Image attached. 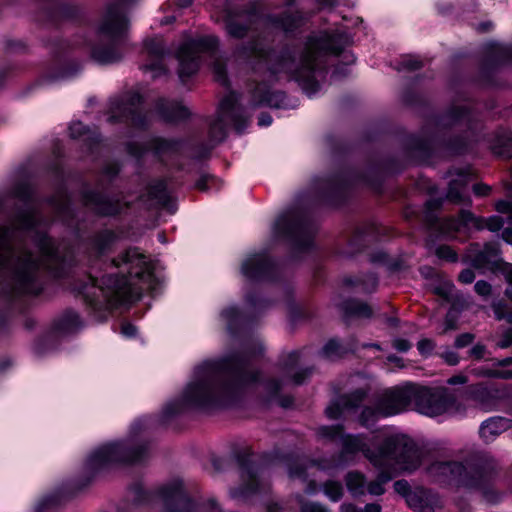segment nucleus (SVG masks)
<instances>
[{"label": "nucleus", "mask_w": 512, "mask_h": 512, "mask_svg": "<svg viewBox=\"0 0 512 512\" xmlns=\"http://www.w3.org/2000/svg\"><path fill=\"white\" fill-rule=\"evenodd\" d=\"M320 439L341 442V451L336 459L329 463H318L322 470L340 468L354 462L358 453L377 470L375 480L367 483L364 474L351 471L345 481L348 491L354 497L366 493L380 496L385 493L384 485L402 473L417 470L423 461V451L415 441L403 433L390 432L386 429L375 431L372 437L365 435L344 434L343 426H321L317 430Z\"/></svg>", "instance_id": "f257e3e1"}, {"label": "nucleus", "mask_w": 512, "mask_h": 512, "mask_svg": "<svg viewBox=\"0 0 512 512\" xmlns=\"http://www.w3.org/2000/svg\"><path fill=\"white\" fill-rule=\"evenodd\" d=\"M258 380V373L235 357L223 363L205 362L194 369L179 397L167 401L159 422L166 423L188 411H208L231 404L242 388Z\"/></svg>", "instance_id": "f03ea898"}, {"label": "nucleus", "mask_w": 512, "mask_h": 512, "mask_svg": "<svg viewBox=\"0 0 512 512\" xmlns=\"http://www.w3.org/2000/svg\"><path fill=\"white\" fill-rule=\"evenodd\" d=\"M349 43V34L340 28L312 32L293 56H282L272 72L287 74L308 96H313L319 90L329 57L344 53L348 63L354 62V56L345 52Z\"/></svg>", "instance_id": "7ed1b4c3"}, {"label": "nucleus", "mask_w": 512, "mask_h": 512, "mask_svg": "<svg viewBox=\"0 0 512 512\" xmlns=\"http://www.w3.org/2000/svg\"><path fill=\"white\" fill-rule=\"evenodd\" d=\"M157 283L156 264L137 249H129L111 262L100 280L90 277L83 293L98 299L99 292L106 302L117 305L138 298L142 289L152 290Z\"/></svg>", "instance_id": "20e7f679"}, {"label": "nucleus", "mask_w": 512, "mask_h": 512, "mask_svg": "<svg viewBox=\"0 0 512 512\" xmlns=\"http://www.w3.org/2000/svg\"><path fill=\"white\" fill-rule=\"evenodd\" d=\"M455 395L444 386H422L406 383L385 391L375 407L366 406L361 411L359 422L364 427L372 426L380 417H388L405 411L411 404L426 416L436 417L447 413L455 404Z\"/></svg>", "instance_id": "39448f33"}, {"label": "nucleus", "mask_w": 512, "mask_h": 512, "mask_svg": "<svg viewBox=\"0 0 512 512\" xmlns=\"http://www.w3.org/2000/svg\"><path fill=\"white\" fill-rule=\"evenodd\" d=\"M37 248L40 259L30 252L12 249L7 241V231L0 229V267L12 270L17 289L22 293L37 294L40 291L37 282V271L40 267L56 271L64 262L58 248H55L46 235L38 237Z\"/></svg>", "instance_id": "423d86ee"}, {"label": "nucleus", "mask_w": 512, "mask_h": 512, "mask_svg": "<svg viewBox=\"0 0 512 512\" xmlns=\"http://www.w3.org/2000/svg\"><path fill=\"white\" fill-rule=\"evenodd\" d=\"M152 421L150 417L139 419L131 424L125 438L94 448L85 460V471L92 475L118 465L141 461L149 450L147 436Z\"/></svg>", "instance_id": "0eeeda50"}, {"label": "nucleus", "mask_w": 512, "mask_h": 512, "mask_svg": "<svg viewBox=\"0 0 512 512\" xmlns=\"http://www.w3.org/2000/svg\"><path fill=\"white\" fill-rule=\"evenodd\" d=\"M427 474L439 483L482 490L494 480L496 471L492 464L472 457L465 462L436 460L428 466Z\"/></svg>", "instance_id": "6e6552de"}, {"label": "nucleus", "mask_w": 512, "mask_h": 512, "mask_svg": "<svg viewBox=\"0 0 512 512\" xmlns=\"http://www.w3.org/2000/svg\"><path fill=\"white\" fill-rule=\"evenodd\" d=\"M217 45L218 41L213 36L188 39L183 42L177 52L178 74L182 82L198 71L203 58H209L216 80L223 84L226 83L225 66L216 55Z\"/></svg>", "instance_id": "1a4fd4ad"}, {"label": "nucleus", "mask_w": 512, "mask_h": 512, "mask_svg": "<svg viewBox=\"0 0 512 512\" xmlns=\"http://www.w3.org/2000/svg\"><path fill=\"white\" fill-rule=\"evenodd\" d=\"M263 307L262 302L252 295H246L243 307L240 308L236 305H228L224 307L218 316L219 322L224 326L222 334V342L229 348H245L250 349L251 352H262L266 349L265 343L259 339H255L253 347L244 345V338L241 334V329L244 324L249 321L257 311Z\"/></svg>", "instance_id": "9d476101"}, {"label": "nucleus", "mask_w": 512, "mask_h": 512, "mask_svg": "<svg viewBox=\"0 0 512 512\" xmlns=\"http://www.w3.org/2000/svg\"><path fill=\"white\" fill-rule=\"evenodd\" d=\"M128 27V20L118 8H110L98 27L101 43L92 49V58L100 64H112L123 56V35Z\"/></svg>", "instance_id": "9b49d317"}, {"label": "nucleus", "mask_w": 512, "mask_h": 512, "mask_svg": "<svg viewBox=\"0 0 512 512\" xmlns=\"http://www.w3.org/2000/svg\"><path fill=\"white\" fill-rule=\"evenodd\" d=\"M301 25V18L298 15H285L278 19L269 15H261L256 12H245L238 15H229L226 29L229 35L241 38L249 30L260 31L264 34L277 32L292 33Z\"/></svg>", "instance_id": "f8f14e48"}, {"label": "nucleus", "mask_w": 512, "mask_h": 512, "mask_svg": "<svg viewBox=\"0 0 512 512\" xmlns=\"http://www.w3.org/2000/svg\"><path fill=\"white\" fill-rule=\"evenodd\" d=\"M503 226V220L499 216H491L489 218H479L474 216L471 212L463 210L458 218L445 219L440 229L443 234L450 235L453 232L461 230H482L488 229L492 232L499 231Z\"/></svg>", "instance_id": "ddd939ff"}, {"label": "nucleus", "mask_w": 512, "mask_h": 512, "mask_svg": "<svg viewBox=\"0 0 512 512\" xmlns=\"http://www.w3.org/2000/svg\"><path fill=\"white\" fill-rule=\"evenodd\" d=\"M157 498L164 505L165 512H196L194 502L186 495L178 479L161 487Z\"/></svg>", "instance_id": "4468645a"}, {"label": "nucleus", "mask_w": 512, "mask_h": 512, "mask_svg": "<svg viewBox=\"0 0 512 512\" xmlns=\"http://www.w3.org/2000/svg\"><path fill=\"white\" fill-rule=\"evenodd\" d=\"M141 97L134 93L111 103V120H131L134 125L141 124L140 114Z\"/></svg>", "instance_id": "2eb2a0df"}, {"label": "nucleus", "mask_w": 512, "mask_h": 512, "mask_svg": "<svg viewBox=\"0 0 512 512\" xmlns=\"http://www.w3.org/2000/svg\"><path fill=\"white\" fill-rule=\"evenodd\" d=\"M273 232L277 237L289 235L298 238L307 232V225L300 214L288 211L277 218Z\"/></svg>", "instance_id": "dca6fc26"}, {"label": "nucleus", "mask_w": 512, "mask_h": 512, "mask_svg": "<svg viewBox=\"0 0 512 512\" xmlns=\"http://www.w3.org/2000/svg\"><path fill=\"white\" fill-rule=\"evenodd\" d=\"M144 52L150 58V63L143 65L145 72H150L152 78H156L165 72L162 63L164 52L163 41L159 37L149 38L144 41Z\"/></svg>", "instance_id": "f3484780"}, {"label": "nucleus", "mask_w": 512, "mask_h": 512, "mask_svg": "<svg viewBox=\"0 0 512 512\" xmlns=\"http://www.w3.org/2000/svg\"><path fill=\"white\" fill-rule=\"evenodd\" d=\"M364 397L365 393L362 390H357L350 395L342 396L336 401H333L326 408V416L331 420L340 419L356 409L363 401Z\"/></svg>", "instance_id": "a211bd4d"}, {"label": "nucleus", "mask_w": 512, "mask_h": 512, "mask_svg": "<svg viewBox=\"0 0 512 512\" xmlns=\"http://www.w3.org/2000/svg\"><path fill=\"white\" fill-rule=\"evenodd\" d=\"M237 98L236 95L231 93L226 96L220 103L217 117L212 124V131H223L224 128L229 125H235L237 121Z\"/></svg>", "instance_id": "6ab92c4d"}, {"label": "nucleus", "mask_w": 512, "mask_h": 512, "mask_svg": "<svg viewBox=\"0 0 512 512\" xmlns=\"http://www.w3.org/2000/svg\"><path fill=\"white\" fill-rule=\"evenodd\" d=\"M499 247L495 242L484 244L481 247L479 244H473L468 250L466 258L474 266L480 268L489 263H494L498 259Z\"/></svg>", "instance_id": "aec40b11"}, {"label": "nucleus", "mask_w": 512, "mask_h": 512, "mask_svg": "<svg viewBox=\"0 0 512 512\" xmlns=\"http://www.w3.org/2000/svg\"><path fill=\"white\" fill-rule=\"evenodd\" d=\"M270 267V262L263 253L247 256L241 265V272L247 279H259L263 277Z\"/></svg>", "instance_id": "412c9836"}, {"label": "nucleus", "mask_w": 512, "mask_h": 512, "mask_svg": "<svg viewBox=\"0 0 512 512\" xmlns=\"http://www.w3.org/2000/svg\"><path fill=\"white\" fill-rule=\"evenodd\" d=\"M512 364V357H507L496 362L486 363L474 369L476 374L487 377L511 378L512 370L506 369V366Z\"/></svg>", "instance_id": "4be33fe9"}, {"label": "nucleus", "mask_w": 512, "mask_h": 512, "mask_svg": "<svg viewBox=\"0 0 512 512\" xmlns=\"http://www.w3.org/2000/svg\"><path fill=\"white\" fill-rule=\"evenodd\" d=\"M510 427V421L502 417H493L484 421L480 427V436L486 442L492 441L496 436Z\"/></svg>", "instance_id": "5701e85b"}, {"label": "nucleus", "mask_w": 512, "mask_h": 512, "mask_svg": "<svg viewBox=\"0 0 512 512\" xmlns=\"http://www.w3.org/2000/svg\"><path fill=\"white\" fill-rule=\"evenodd\" d=\"M242 477L247 481V483L239 490H234L231 492L232 496L235 498L244 497L259 490L260 481L257 470L252 467H244L242 471Z\"/></svg>", "instance_id": "b1692460"}, {"label": "nucleus", "mask_w": 512, "mask_h": 512, "mask_svg": "<svg viewBox=\"0 0 512 512\" xmlns=\"http://www.w3.org/2000/svg\"><path fill=\"white\" fill-rule=\"evenodd\" d=\"M492 151L504 158L512 156V138L510 133L503 131L501 135H498L493 143L491 144Z\"/></svg>", "instance_id": "393cba45"}, {"label": "nucleus", "mask_w": 512, "mask_h": 512, "mask_svg": "<svg viewBox=\"0 0 512 512\" xmlns=\"http://www.w3.org/2000/svg\"><path fill=\"white\" fill-rule=\"evenodd\" d=\"M362 349H380L379 345L376 343H362L360 345L348 346L344 345L338 339L329 340L324 348V352H337L338 350H342L343 352H349L351 350H362Z\"/></svg>", "instance_id": "a878e982"}, {"label": "nucleus", "mask_w": 512, "mask_h": 512, "mask_svg": "<svg viewBox=\"0 0 512 512\" xmlns=\"http://www.w3.org/2000/svg\"><path fill=\"white\" fill-rule=\"evenodd\" d=\"M163 117L168 121H178L185 119L189 115L188 109L177 102L166 103V107L162 108Z\"/></svg>", "instance_id": "bb28decb"}, {"label": "nucleus", "mask_w": 512, "mask_h": 512, "mask_svg": "<svg viewBox=\"0 0 512 512\" xmlns=\"http://www.w3.org/2000/svg\"><path fill=\"white\" fill-rule=\"evenodd\" d=\"M405 500L408 506L414 510H418L420 512H433L432 506L427 504L424 500L423 493L421 491H413L407 495Z\"/></svg>", "instance_id": "cd10ccee"}, {"label": "nucleus", "mask_w": 512, "mask_h": 512, "mask_svg": "<svg viewBox=\"0 0 512 512\" xmlns=\"http://www.w3.org/2000/svg\"><path fill=\"white\" fill-rule=\"evenodd\" d=\"M149 198L157 205H166L168 201V192L164 182H158L151 186L148 191Z\"/></svg>", "instance_id": "c85d7f7f"}, {"label": "nucleus", "mask_w": 512, "mask_h": 512, "mask_svg": "<svg viewBox=\"0 0 512 512\" xmlns=\"http://www.w3.org/2000/svg\"><path fill=\"white\" fill-rule=\"evenodd\" d=\"M325 495L332 501H338L343 495V488L339 482L329 481L324 485Z\"/></svg>", "instance_id": "c756f323"}, {"label": "nucleus", "mask_w": 512, "mask_h": 512, "mask_svg": "<svg viewBox=\"0 0 512 512\" xmlns=\"http://www.w3.org/2000/svg\"><path fill=\"white\" fill-rule=\"evenodd\" d=\"M341 512H381V506L377 503L366 504L363 509L356 507L354 504H342Z\"/></svg>", "instance_id": "7c9ffc66"}, {"label": "nucleus", "mask_w": 512, "mask_h": 512, "mask_svg": "<svg viewBox=\"0 0 512 512\" xmlns=\"http://www.w3.org/2000/svg\"><path fill=\"white\" fill-rule=\"evenodd\" d=\"M465 195V184L464 180L461 179V183L459 187H456L455 184L450 185L449 191H448V198L455 202L462 201L463 197Z\"/></svg>", "instance_id": "2f4dec72"}, {"label": "nucleus", "mask_w": 512, "mask_h": 512, "mask_svg": "<svg viewBox=\"0 0 512 512\" xmlns=\"http://www.w3.org/2000/svg\"><path fill=\"white\" fill-rule=\"evenodd\" d=\"M35 215L32 211H26L19 217V220L16 224L17 228L21 229H29L32 228L35 224Z\"/></svg>", "instance_id": "473e14b6"}, {"label": "nucleus", "mask_w": 512, "mask_h": 512, "mask_svg": "<svg viewBox=\"0 0 512 512\" xmlns=\"http://www.w3.org/2000/svg\"><path fill=\"white\" fill-rule=\"evenodd\" d=\"M305 469L306 467L304 466L302 460H297L294 464L289 466L290 477H305Z\"/></svg>", "instance_id": "72a5a7b5"}, {"label": "nucleus", "mask_w": 512, "mask_h": 512, "mask_svg": "<svg viewBox=\"0 0 512 512\" xmlns=\"http://www.w3.org/2000/svg\"><path fill=\"white\" fill-rule=\"evenodd\" d=\"M394 490L399 495L403 496L405 499L407 495L412 493L413 491L410 488L409 483L406 480H398L394 483Z\"/></svg>", "instance_id": "f704fd0d"}, {"label": "nucleus", "mask_w": 512, "mask_h": 512, "mask_svg": "<svg viewBox=\"0 0 512 512\" xmlns=\"http://www.w3.org/2000/svg\"><path fill=\"white\" fill-rule=\"evenodd\" d=\"M512 346V329L507 330L496 342V348L507 349Z\"/></svg>", "instance_id": "c9c22d12"}, {"label": "nucleus", "mask_w": 512, "mask_h": 512, "mask_svg": "<svg viewBox=\"0 0 512 512\" xmlns=\"http://www.w3.org/2000/svg\"><path fill=\"white\" fill-rule=\"evenodd\" d=\"M437 256L449 261H454L457 258L456 253L448 246H440L437 249Z\"/></svg>", "instance_id": "e433bc0d"}, {"label": "nucleus", "mask_w": 512, "mask_h": 512, "mask_svg": "<svg viewBox=\"0 0 512 512\" xmlns=\"http://www.w3.org/2000/svg\"><path fill=\"white\" fill-rule=\"evenodd\" d=\"M473 335L465 333L456 338L455 345L458 349H463L473 342Z\"/></svg>", "instance_id": "4c0bfd02"}, {"label": "nucleus", "mask_w": 512, "mask_h": 512, "mask_svg": "<svg viewBox=\"0 0 512 512\" xmlns=\"http://www.w3.org/2000/svg\"><path fill=\"white\" fill-rule=\"evenodd\" d=\"M496 210L500 213L509 214L510 222L512 223V202L499 201L496 204Z\"/></svg>", "instance_id": "58836bf2"}, {"label": "nucleus", "mask_w": 512, "mask_h": 512, "mask_svg": "<svg viewBox=\"0 0 512 512\" xmlns=\"http://www.w3.org/2000/svg\"><path fill=\"white\" fill-rule=\"evenodd\" d=\"M301 512H325V509L317 503H302Z\"/></svg>", "instance_id": "ea45409f"}, {"label": "nucleus", "mask_w": 512, "mask_h": 512, "mask_svg": "<svg viewBox=\"0 0 512 512\" xmlns=\"http://www.w3.org/2000/svg\"><path fill=\"white\" fill-rule=\"evenodd\" d=\"M13 364H14V361L11 358V356L8 354H4L0 358V373L6 372L7 370H9L13 366Z\"/></svg>", "instance_id": "a19ab883"}, {"label": "nucleus", "mask_w": 512, "mask_h": 512, "mask_svg": "<svg viewBox=\"0 0 512 512\" xmlns=\"http://www.w3.org/2000/svg\"><path fill=\"white\" fill-rule=\"evenodd\" d=\"M452 289L453 285L450 282H445L441 287L436 288V293L448 299L452 296Z\"/></svg>", "instance_id": "79ce46f5"}, {"label": "nucleus", "mask_w": 512, "mask_h": 512, "mask_svg": "<svg viewBox=\"0 0 512 512\" xmlns=\"http://www.w3.org/2000/svg\"><path fill=\"white\" fill-rule=\"evenodd\" d=\"M311 374L310 369H302L292 374L293 381L295 384H301Z\"/></svg>", "instance_id": "37998d69"}, {"label": "nucleus", "mask_w": 512, "mask_h": 512, "mask_svg": "<svg viewBox=\"0 0 512 512\" xmlns=\"http://www.w3.org/2000/svg\"><path fill=\"white\" fill-rule=\"evenodd\" d=\"M475 291L479 294V295H482V296H486L490 293L491 291V286L490 284H488L487 282L485 281H478L476 284H475Z\"/></svg>", "instance_id": "c03bdc74"}, {"label": "nucleus", "mask_w": 512, "mask_h": 512, "mask_svg": "<svg viewBox=\"0 0 512 512\" xmlns=\"http://www.w3.org/2000/svg\"><path fill=\"white\" fill-rule=\"evenodd\" d=\"M214 181L215 179L212 176H204L198 180L196 185L198 189L205 191L210 188V185L214 183Z\"/></svg>", "instance_id": "a18cd8bd"}, {"label": "nucleus", "mask_w": 512, "mask_h": 512, "mask_svg": "<svg viewBox=\"0 0 512 512\" xmlns=\"http://www.w3.org/2000/svg\"><path fill=\"white\" fill-rule=\"evenodd\" d=\"M412 345L409 341L405 339H396L394 341V348L398 350L399 352H406L409 349H411Z\"/></svg>", "instance_id": "49530a36"}, {"label": "nucleus", "mask_w": 512, "mask_h": 512, "mask_svg": "<svg viewBox=\"0 0 512 512\" xmlns=\"http://www.w3.org/2000/svg\"><path fill=\"white\" fill-rule=\"evenodd\" d=\"M137 329L133 324L123 323L121 326V333L130 338L136 335Z\"/></svg>", "instance_id": "de8ad7c7"}, {"label": "nucleus", "mask_w": 512, "mask_h": 512, "mask_svg": "<svg viewBox=\"0 0 512 512\" xmlns=\"http://www.w3.org/2000/svg\"><path fill=\"white\" fill-rule=\"evenodd\" d=\"M474 279H475V274L470 269H466V270L462 271L459 275V280L462 283H466V284L472 283Z\"/></svg>", "instance_id": "09e8293b"}, {"label": "nucleus", "mask_w": 512, "mask_h": 512, "mask_svg": "<svg viewBox=\"0 0 512 512\" xmlns=\"http://www.w3.org/2000/svg\"><path fill=\"white\" fill-rule=\"evenodd\" d=\"M434 347V343L429 339H422L417 344L419 352H427L434 349Z\"/></svg>", "instance_id": "8fccbe9b"}, {"label": "nucleus", "mask_w": 512, "mask_h": 512, "mask_svg": "<svg viewBox=\"0 0 512 512\" xmlns=\"http://www.w3.org/2000/svg\"><path fill=\"white\" fill-rule=\"evenodd\" d=\"M354 312L361 317H369L371 315L370 307L363 303L357 304Z\"/></svg>", "instance_id": "3c124183"}, {"label": "nucleus", "mask_w": 512, "mask_h": 512, "mask_svg": "<svg viewBox=\"0 0 512 512\" xmlns=\"http://www.w3.org/2000/svg\"><path fill=\"white\" fill-rule=\"evenodd\" d=\"M84 125L81 122L73 123L70 126V134L72 137L77 138L80 137L84 130Z\"/></svg>", "instance_id": "603ef678"}, {"label": "nucleus", "mask_w": 512, "mask_h": 512, "mask_svg": "<svg viewBox=\"0 0 512 512\" xmlns=\"http://www.w3.org/2000/svg\"><path fill=\"white\" fill-rule=\"evenodd\" d=\"M388 361L392 364H395L398 368H408L409 365L405 364L403 359L399 357L397 354H390L388 357Z\"/></svg>", "instance_id": "864d4df0"}, {"label": "nucleus", "mask_w": 512, "mask_h": 512, "mask_svg": "<svg viewBox=\"0 0 512 512\" xmlns=\"http://www.w3.org/2000/svg\"><path fill=\"white\" fill-rule=\"evenodd\" d=\"M473 191L476 195L485 196L489 193L490 187L484 184H476L473 187Z\"/></svg>", "instance_id": "5fc2aeb1"}, {"label": "nucleus", "mask_w": 512, "mask_h": 512, "mask_svg": "<svg viewBox=\"0 0 512 512\" xmlns=\"http://www.w3.org/2000/svg\"><path fill=\"white\" fill-rule=\"evenodd\" d=\"M444 361L449 365H456L459 362L458 354H440Z\"/></svg>", "instance_id": "6e6d98bb"}, {"label": "nucleus", "mask_w": 512, "mask_h": 512, "mask_svg": "<svg viewBox=\"0 0 512 512\" xmlns=\"http://www.w3.org/2000/svg\"><path fill=\"white\" fill-rule=\"evenodd\" d=\"M272 117L268 114H261L258 118V125L261 127H267L271 125Z\"/></svg>", "instance_id": "4d7b16f0"}, {"label": "nucleus", "mask_w": 512, "mask_h": 512, "mask_svg": "<svg viewBox=\"0 0 512 512\" xmlns=\"http://www.w3.org/2000/svg\"><path fill=\"white\" fill-rule=\"evenodd\" d=\"M404 65H405V67H407L409 69H417L421 66V61H419L416 58L410 57L407 60H405Z\"/></svg>", "instance_id": "13d9d810"}, {"label": "nucleus", "mask_w": 512, "mask_h": 512, "mask_svg": "<svg viewBox=\"0 0 512 512\" xmlns=\"http://www.w3.org/2000/svg\"><path fill=\"white\" fill-rule=\"evenodd\" d=\"M467 381L463 375H456L448 379L447 383L450 385L463 384Z\"/></svg>", "instance_id": "bf43d9fd"}, {"label": "nucleus", "mask_w": 512, "mask_h": 512, "mask_svg": "<svg viewBox=\"0 0 512 512\" xmlns=\"http://www.w3.org/2000/svg\"><path fill=\"white\" fill-rule=\"evenodd\" d=\"M57 502L58 501H57V499L54 496H48V497L43 499L41 505L43 507H49V506L57 504Z\"/></svg>", "instance_id": "052dcab7"}, {"label": "nucleus", "mask_w": 512, "mask_h": 512, "mask_svg": "<svg viewBox=\"0 0 512 512\" xmlns=\"http://www.w3.org/2000/svg\"><path fill=\"white\" fill-rule=\"evenodd\" d=\"M258 103L272 105L273 101L271 95L269 93H265L263 96L259 98Z\"/></svg>", "instance_id": "680f3d73"}, {"label": "nucleus", "mask_w": 512, "mask_h": 512, "mask_svg": "<svg viewBox=\"0 0 512 512\" xmlns=\"http://www.w3.org/2000/svg\"><path fill=\"white\" fill-rule=\"evenodd\" d=\"M248 54L259 58L264 56V52L262 50H258L255 46L249 49Z\"/></svg>", "instance_id": "e2e57ef3"}, {"label": "nucleus", "mask_w": 512, "mask_h": 512, "mask_svg": "<svg viewBox=\"0 0 512 512\" xmlns=\"http://www.w3.org/2000/svg\"><path fill=\"white\" fill-rule=\"evenodd\" d=\"M503 239L508 242V243H511L512 244V231L510 229H505L503 231Z\"/></svg>", "instance_id": "0e129e2a"}, {"label": "nucleus", "mask_w": 512, "mask_h": 512, "mask_svg": "<svg viewBox=\"0 0 512 512\" xmlns=\"http://www.w3.org/2000/svg\"><path fill=\"white\" fill-rule=\"evenodd\" d=\"M500 49L505 55L512 56V46H501Z\"/></svg>", "instance_id": "69168bd1"}, {"label": "nucleus", "mask_w": 512, "mask_h": 512, "mask_svg": "<svg viewBox=\"0 0 512 512\" xmlns=\"http://www.w3.org/2000/svg\"><path fill=\"white\" fill-rule=\"evenodd\" d=\"M168 145L169 143L167 141L161 140L159 146H157L156 149L159 151H164Z\"/></svg>", "instance_id": "338daca9"}, {"label": "nucleus", "mask_w": 512, "mask_h": 512, "mask_svg": "<svg viewBox=\"0 0 512 512\" xmlns=\"http://www.w3.org/2000/svg\"><path fill=\"white\" fill-rule=\"evenodd\" d=\"M507 278L508 281L512 284V265L507 268Z\"/></svg>", "instance_id": "774afa93"}]
</instances>
